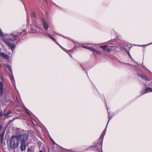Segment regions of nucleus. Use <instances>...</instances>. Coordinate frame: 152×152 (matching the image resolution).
Segmentation results:
<instances>
[{"label": "nucleus", "mask_w": 152, "mask_h": 152, "mask_svg": "<svg viewBox=\"0 0 152 152\" xmlns=\"http://www.w3.org/2000/svg\"><path fill=\"white\" fill-rule=\"evenodd\" d=\"M44 1H45L46 0H44Z\"/></svg>", "instance_id": "7c9ffc66"}, {"label": "nucleus", "mask_w": 152, "mask_h": 152, "mask_svg": "<svg viewBox=\"0 0 152 152\" xmlns=\"http://www.w3.org/2000/svg\"><path fill=\"white\" fill-rule=\"evenodd\" d=\"M44 35L45 36H48L52 40L56 42V39L52 36H50L49 34L48 33H45L44 34Z\"/></svg>", "instance_id": "9d476101"}, {"label": "nucleus", "mask_w": 152, "mask_h": 152, "mask_svg": "<svg viewBox=\"0 0 152 152\" xmlns=\"http://www.w3.org/2000/svg\"><path fill=\"white\" fill-rule=\"evenodd\" d=\"M69 54L71 57H72V56L71 55V54Z\"/></svg>", "instance_id": "bb28decb"}, {"label": "nucleus", "mask_w": 152, "mask_h": 152, "mask_svg": "<svg viewBox=\"0 0 152 152\" xmlns=\"http://www.w3.org/2000/svg\"><path fill=\"white\" fill-rule=\"evenodd\" d=\"M142 77L143 79H145V80L148 81L149 80L148 77L145 75H142Z\"/></svg>", "instance_id": "2eb2a0df"}, {"label": "nucleus", "mask_w": 152, "mask_h": 152, "mask_svg": "<svg viewBox=\"0 0 152 152\" xmlns=\"http://www.w3.org/2000/svg\"><path fill=\"white\" fill-rule=\"evenodd\" d=\"M1 67V64H0V67Z\"/></svg>", "instance_id": "c85d7f7f"}, {"label": "nucleus", "mask_w": 152, "mask_h": 152, "mask_svg": "<svg viewBox=\"0 0 152 152\" xmlns=\"http://www.w3.org/2000/svg\"><path fill=\"white\" fill-rule=\"evenodd\" d=\"M82 46L83 48L89 49L92 52H94L95 51L94 48H89V47H86V46Z\"/></svg>", "instance_id": "f8f14e48"}, {"label": "nucleus", "mask_w": 152, "mask_h": 152, "mask_svg": "<svg viewBox=\"0 0 152 152\" xmlns=\"http://www.w3.org/2000/svg\"><path fill=\"white\" fill-rule=\"evenodd\" d=\"M50 140H51L53 144L54 145H56V144L55 143V142L53 140L51 137H50Z\"/></svg>", "instance_id": "412c9836"}, {"label": "nucleus", "mask_w": 152, "mask_h": 152, "mask_svg": "<svg viewBox=\"0 0 152 152\" xmlns=\"http://www.w3.org/2000/svg\"><path fill=\"white\" fill-rule=\"evenodd\" d=\"M96 53H98V52L96 50L95 51Z\"/></svg>", "instance_id": "c756f323"}, {"label": "nucleus", "mask_w": 152, "mask_h": 152, "mask_svg": "<svg viewBox=\"0 0 152 152\" xmlns=\"http://www.w3.org/2000/svg\"><path fill=\"white\" fill-rule=\"evenodd\" d=\"M7 68L10 71V72L11 73V74H12V68L9 65H8L7 66Z\"/></svg>", "instance_id": "dca6fc26"}, {"label": "nucleus", "mask_w": 152, "mask_h": 152, "mask_svg": "<svg viewBox=\"0 0 152 152\" xmlns=\"http://www.w3.org/2000/svg\"><path fill=\"white\" fill-rule=\"evenodd\" d=\"M26 34V30H23L20 33V34L23 35H25Z\"/></svg>", "instance_id": "6ab92c4d"}, {"label": "nucleus", "mask_w": 152, "mask_h": 152, "mask_svg": "<svg viewBox=\"0 0 152 152\" xmlns=\"http://www.w3.org/2000/svg\"><path fill=\"white\" fill-rule=\"evenodd\" d=\"M152 92V88L148 87L141 91V94H144L147 93Z\"/></svg>", "instance_id": "423d86ee"}, {"label": "nucleus", "mask_w": 152, "mask_h": 152, "mask_svg": "<svg viewBox=\"0 0 152 152\" xmlns=\"http://www.w3.org/2000/svg\"><path fill=\"white\" fill-rule=\"evenodd\" d=\"M5 132V131H4L3 133L0 135V138L1 139V142H2L4 138V133Z\"/></svg>", "instance_id": "ddd939ff"}, {"label": "nucleus", "mask_w": 152, "mask_h": 152, "mask_svg": "<svg viewBox=\"0 0 152 152\" xmlns=\"http://www.w3.org/2000/svg\"><path fill=\"white\" fill-rule=\"evenodd\" d=\"M26 147L25 143L21 142L20 149L22 151L25 150L26 149Z\"/></svg>", "instance_id": "6e6552de"}, {"label": "nucleus", "mask_w": 152, "mask_h": 152, "mask_svg": "<svg viewBox=\"0 0 152 152\" xmlns=\"http://www.w3.org/2000/svg\"><path fill=\"white\" fill-rule=\"evenodd\" d=\"M3 83L2 82H0V95L1 96L3 93Z\"/></svg>", "instance_id": "0eeeda50"}, {"label": "nucleus", "mask_w": 152, "mask_h": 152, "mask_svg": "<svg viewBox=\"0 0 152 152\" xmlns=\"http://www.w3.org/2000/svg\"><path fill=\"white\" fill-rule=\"evenodd\" d=\"M104 135L102 134L100 138L97 140L96 145V151L97 152H103L102 151V144Z\"/></svg>", "instance_id": "f03ea898"}, {"label": "nucleus", "mask_w": 152, "mask_h": 152, "mask_svg": "<svg viewBox=\"0 0 152 152\" xmlns=\"http://www.w3.org/2000/svg\"><path fill=\"white\" fill-rule=\"evenodd\" d=\"M11 77H10V79L11 81L12 82V83L14 82V83H15L14 78L13 77L12 74H11Z\"/></svg>", "instance_id": "4468645a"}, {"label": "nucleus", "mask_w": 152, "mask_h": 152, "mask_svg": "<svg viewBox=\"0 0 152 152\" xmlns=\"http://www.w3.org/2000/svg\"><path fill=\"white\" fill-rule=\"evenodd\" d=\"M39 152H43L42 151H40Z\"/></svg>", "instance_id": "cd10ccee"}, {"label": "nucleus", "mask_w": 152, "mask_h": 152, "mask_svg": "<svg viewBox=\"0 0 152 152\" xmlns=\"http://www.w3.org/2000/svg\"><path fill=\"white\" fill-rule=\"evenodd\" d=\"M10 146L12 149L17 148L19 145V138L18 136L13 135L10 140Z\"/></svg>", "instance_id": "f257e3e1"}, {"label": "nucleus", "mask_w": 152, "mask_h": 152, "mask_svg": "<svg viewBox=\"0 0 152 152\" xmlns=\"http://www.w3.org/2000/svg\"><path fill=\"white\" fill-rule=\"evenodd\" d=\"M28 152H34V150L32 149L28 148Z\"/></svg>", "instance_id": "aec40b11"}, {"label": "nucleus", "mask_w": 152, "mask_h": 152, "mask_svg": "<svg viewBox=\"0 0 152 152\" xmlns=\"http://www.w3.org/2000/svg\"><path fill=\"white\" fill-rule=\"evenodd\" d=\"M25 111H26V113L27 114H28V115H30V114L28 112V109L26 108H25Z\"/></svg>", "instance_id": "5701e85b"}, {"label": "nucleus", "mask_w": 152, "mask_h": 152, "mask_svg": "<svg viewBox=\"0 0 152 152\" xmlns=\"http://www.w3.org/2000/svg\"><path fill=\"white\" fill-rule=\"evenodd\" d=\"M11 113V111H9L7 113H5L4 112V113H3L2 112H1L0 113V116H2L3 115H4V116H7Z\"/></svg>", "instance_id": "1a4fd4ad"}, {"label": "nucleus", "mask_w": 152, "mask_h": 152, "mask_svg": "<svg viewBox=\"0 0 152 152\" xmlns=\"http://www.w3.org/2000/svg\"><path fill=\"white\" fill-rule=\"evenodd\" d=\"M100 47L103 51H106L109 53H110L112 51L111 49L107 45L101 46Z\"/></svg>", "instance_id": "39448f33"}, {"label": "nucleus", "mask_w": 152, "mask_h": 152, "mask_svg": "<svg viewBox=\"0 0 152 152\" xmlns=\"http://www.w3.org/2000/svg\"><path fill=\"white\" fill-rule=\"evenodd\" d=\"M74 43L75 44V47H78L80 46L79 44H78L77 43H76V42H74Z\"/></svg>", "instance_id": "4be33fe9"}, {"label": "nucleus", "mask_w": 152, "mask_h": 152, "mask_svg": "<svg viewBox=\"0 0 152 152\" xmlns=\"http://www.w3.org/2000/svg\"><path fill=\"white\" fill-rule=\"evenodd\" d=\"M41 22L45 29L47 31L49 27L48 24L43 18H41Z\"/></svg>", "instance_id": "20e7f679"}, {"label": "nucleus", "mask_w": 152, "mask_h": 152, "mask_svg": "<svg viewBox=\"0 0 152 152\" xmlns=\"http://www.w3.org/2000/svg\"><path fill=\"white\" fill-rule=\"evenodd\" d=\"M95 146H92L88 148V150H93L95 149Z\"/></svg>", "instance_id": "a211bd4d"}, {"label": "nucleus", "mask_w": 152, "mask_h": 152, "mask_svg": "<svg viewBox=\"0 0 152 152\" xmlns=\"http://www.w3.org/2000/svg\"><path fill=\"white\" fill-rule=\"evenodd\" d=\"M36 16L35 13L34 12H31V17L34 18Z\"/></svg>", "instance_id": "f3484780"}, {"label": "nucleus", "mask_w": 152, "mask_h": 152, "mask_svg": "<svg viewBox=\"0 0 152 152\" xmlns=\"http://www.w3.org/2000/svg\"><path fill=\"white\" fill-rule=\"evenodd\" d=\"M37 32L38 33H40V32L39 31H37Z\"/></svg>", "instance_id": "a878e982"}, {"label": "nucleus", "mask_w": 152, "mask_h": 152, "mask_svg": "<svg viewBox=\"0 0 152 152\" xmlns=\"http://www.w3.org/2000/svg\"><path fill=\"white\" fill-rule=\"evenodd\" d=\"M57 43L58 44V45L62 49L63 48L62 46H61L58 43Z\"/></svg>", "instance_id": "393cba45"}, {"label": "nucleus", "mask_w": 152, "mask_h": 152, "mask_svg": "<svg viewBox=\"0 0 152 152\" xmlns=\"http://www.w3.org/2000/svg\"><path fill=\"white\" fill-rule=\"evenodd\" d=\"M18 136L19 140L20 139V140L21 142L25 143L28 137V135L27 134H21Z\"/></svg>", "instance_id": "7ed1b4c3"}, {"label": "nucleus", "mask_w": 152, "mask_h": 152, "mask_svg": "<svg viewBox=\"0 0 152 152\" xmlns=\"http://www.w3.org/2000/svg\"><path fill=\"white\" fill-rule=\"evenodd\" d=\"M44 35L45 36H48L52 40L56 42V39L52 36H50L49 34L48 33H45L44 34Z\"/></svg>", "instance_id": "9b49d317"}, {"label": "nucleus", "mask_w": 152, "mask_h": 152, "mask_svg": "<svg viewBox=\"0 0 152 152\" xmlns=\"http://www.w3.org/2000/svg\"><path fill=\"white\" fill-rule=\"evenodd\" d=\"M128 53L129 56H130V57L131 58V56L130 54L129 53V52H128Z\"/></svg>", "instance_id": "b1692460"}]
</instances>
